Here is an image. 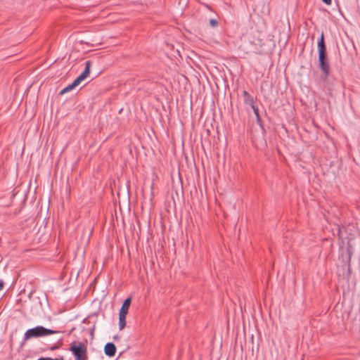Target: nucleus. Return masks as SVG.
Wrapping results in <instances>:
<instances>
[{
	"label": "nucleus",
	"instance_id": "1",
	"mask_svg": "<svg viewBox=\"0 0 360 360\" xmlns=\"http://www.w3.org/2000/svg\"><path fill=\"white\" fill-rule=\"evenodd\" d=\"M317 49L319 56V68L322 72L324 79H326L330 74V64L326 53V46L324 41V35L322 32L317 41Z\"/></svg>",
	"mask_w": 360,
	"mask_h": 360
},
{
	"label": "nucleus",
	"instance_id": "2",
	"mask_svg": "<svg viewBox=\"0 0 360 360\" xmlns=\"http://www.w3.org/2000/svg\"><path fill=\"white\" fill-rule=\"evenodd\" d=\"M58 331L46 328L42 326H37L27 330L24 334L23 342L31 338H41L57 333Z\"/></svg>",
	"mask_w": 360,
	"mask_h": 360
},
{
	"label": "nucleus",
	"instance_id": "3",
	"mask_svg": "<svg viewBox=\"0 0 360 360\" xmlns=\"http://www.w3.org/2000/svg\"><path fill=\"white\" fill-rule=\"evenodd\" d=\"M70 351L72 353L75 360H88L87 349L82 342L77 344L75 341L70 344Z\"/></svg>",
	"mask_w": 360,
	"mask_h": 360
},
{
	"label": "nucleus",
	"instance_id": "4",
	"mask_svg": "<svg viewBox=\"0 0 360 360\" xmlns=\"http://www.w3.org/2000/svg\"><path fill=\"white\" fill-rule=\"evenodd\" d=\"M104 353L109 357H112L116 353V347L113 342H108L104 347Z\"/></svg>",
	"mask_w": 360,
	"mask_h": 360
},
{
	"label": "nucleus",
	"instance_id": "5",
	"mask_svg": "<svg viewBox=\"0 0 360 360\" xmlns=\"http://www.w3.org/2000/svg\"><path fill=\"white\" fill-rule=\"evenodd\" d=\"M243 97V101L245 105H248L252 108L255 106V98L252 96L247 91L244 90L242 93Z\"/></svg>",
	"mask_w": 360,
	"mask_h": 360
},
{
	"label": "nucleus",
	"instance_id": "6",
	"mask_svg": "<svg viewBox=\"0 0 360 360\" xmlns=\"http://www.w3.org/2000/svg\"><path fill=\"white\" fill-rule=\"evenodd\" d=\"M90 68H91V61L86 60L85 62V68L84 71L78 76V77L83 81L84 79H86L89 73H90Z\"/></svg>",
	"mask_w": 360,
	"mask_h": 360
},
{
	"label": "nucleus",
	"instance_id": "7",
	"mask_svg": "<svg viewBox=\"0 0 360 360\" xmlns=\"http://www.w3.org/2000/svg\"><path fill=\"white\" fill-rule=\"evenodd\" d=\"M130 304H131V298L130 297H127L123 302L122 305L121 307V309H120L119 313L127 315V313H128V310H129Z\"/></svg>",
	"mask_w": 360,
	"mask_h": 360
},
{
	"label": "nucleus",
	"instance_id": "8",
	"mask_svg": "<svg viewBox=\"0 0 360 360\" xmlns=\"http://www.w3.org/2000/svg\"><path fill=\"white\" fill-rule=\"evenodd\" d=\"M126 314L119 313V328L122 330L126 326Z\"/></svg>",
	"mask_w": 360,
	"mask_h": 360
},
{
	"label": "nucleus",
	"instance_id": "9",
	"mask_svg": "<svg viewBox=\"0 0 360 360\" xmlns=\"http://www.w3.org/2000/svg\"><path fill=\"white\" fill-rule=\"evenodd\" d=\"M252 109L254 114L256 117V120H257V124H259V125H262V120H261V117H260V115L259 113V109H258L257 106V105L252 106Z\"/></svg>",
	"mask_w": 360,
	"mask_h": 360
},
{
	"label": "nucleus",
	"instance_id": "10",
	"mask_svg": "<svg viewBox=\"0 0 360 360\" xmlns=\"http://www.w3.org/2000/svg\"><path fill=\"white\" fill-rule=\"evenodd\" d=\"M75 87L72 86V84L68 85L66 87L63 88L59 93L60 95H63L64 94L74 89Z\"/></svg>",
	"mask_w": 360,
	"mask_h": 360
},
{
	"label": "nucleus",
	"instance_id": "11",
	"mask_svg": "<svg viewBox=\"0 0 360 360\" xmlns=\"http://www.w3.org/2000/svg\"><path fill=\"white\" fill-rule=\"evenodd\" d=\"M210 25L212 27H215L218 25V21L215 19H210Z\"/></svg>",
	"mask_w": 360,
	"mask_h": 360
},
{
	"label": "nucleus",
	"instance_id": "12",
	"mask_svg": "<svg viewBox=\"0 0 360 360\" xmlns=\"http://www.w3.org/2000/svg\"><path fill=\"white\" fill-rule=\"evenodd\" d=\"M82 80L77 77L72 83V86L76 87L81 83Z\"/></svg>",
	"mask_w": 360,
	"mask_h": 360
},
{
	"label": "nucleus",
	"instance_id": "13",
	"mask_svg": "<svg viewBox=\"0 0 360 360\" xmlns=\"http://www.w3.org/2000/svg\"><path fill=\"white\" fill-rule=\"evenodd\" d=\"M347 254H348L347 262H348V264L349 265L350 261H351V257H352V252L349 248H347Z\"/></svg>",
	"mask_w": 360,
	"mask_h": 360
},
{
	"label": "nucleus",
	"instance_id": "14",
	"mask_svg": "<svg viewBox=\"0 0 360 360\" xmlns=\"http://www.w3.org/2000/svg\"><path fill=\"white\" fill-rule=\"evenodd\" d=\"M37 360H59L58 359H52V358H50V357H41L39 359H38Z\"/></svg>",
	"mask_w": 360,
	"mask_h": 360
},
{
	"label": "nucleus",
	"instance_id": "15",
	"mask_svg": "<svg viewBox=\"0 0 360 360\" xmlns=\"http://www.w3.org/2000/svg\"><path fill=\"white\" fill-rule=\"evenodd\" d=\"M324 4L326 5H330L331 4V0H321Z\"/></svg>",
	"mask_w": 360,
	"mask_h": 360
},
{
	"label": "nucleus",
	"instance_id": "16",
	"mask_svg": "<svg viewBox=\"0 0 360 360\" xmlns=\"http://www.w3.org/2000/svg\"><path fill=\"white\" fill-rule=\"evenodd\" d=\"M4 285V281L2 280H0V292L3 290Z\"/></svg>",
	"mask_w": 360,
	"mask_h": 360
},
{
	"label": "nucleus",
	"instance_id": "17",
	"mask_svg": "<svg viewBox=\"0 0 360 360\" xmlns=\"http://www.w3.org/2000/svg\"><path fill=\"white\" fill-rule=\"evenodd\" d=\"M113 338H114V340H117L119 338H118V336H117V335H116V336H115Z\"/></svg>",
	"mask_w": 360,
	"mask_h": 360
},
{
	"label": "nucleus",
	"instance_id": "18",
	"mask_svg": "<svg viewBox=\"0 0 360 360\" xmlns=\"http://www.w3.org/2000/svg\"><path fill=\"white\" fill-rule=\"evenodd\" d=\"M94 330V327L91 329V334H93Z\"/></svg>",
	"mask_w": 360,
	"mask_h": 360
}]
</instances>
